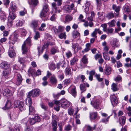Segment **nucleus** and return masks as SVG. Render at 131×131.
Here are the masks:
<instances>
[{
  "instance_id": "nucleus-36",
  "label": "nucleus",
  "mask_w": 131,
  "mask_h": 131,
  "mask_svg": "<svg viewBox=\"0 0 131 131\" xmlns=\"http://www.w3.org/2000/svg\"><path fill=\"white\" fill-rule=\"evenodd\" d=\"M9 50L8 52L9 56L10 57H13L15 56L16 53L14 50Z\"/></svg>"
},
{
  "instance_id": "nucleus-1",
  "label": "nucleus",
  "mask_w": 131,
  "mask_h": 131,
  "mask_svg": "<svg viewBox=\"0 0 131 131\" xmlns=\"http://www.w3.org/2000/svg\"><path fill=\"white\" fill-rule=\"evenodd\" d=\"M31 45V38L28 37L24 42L22 46V50L23 51L22 53H26L28 51L27 46H30Z\"/></svg>"
},
{
  "instance_id": "nucleus-50",
  "label": "nucleus",
  "mask_w": 131,
  "mask_h": 131,
  "mask_svg": "<svg viewBox=\"0 0 131 131\" xmlns=\"http://www.w3.org/2000/svg\"><path fill=\"white\" fill-rule=\"evenodd\" d=\"M38 50L39 54H41L43 52L44 48L41 46H39L38 47Z\"/></svg>"
},
{
  "instance_id": "nucleus-45",
  "label": "nucleus",
  "mask_w": 131,
  "mask_h": 131,
  "mask_svg": "<svg viewBox=\"0 0 131 131\" xmlns=\"http://www.w3.org/2000/svg\"><path fill=\"white\" fill-rule=\"evenodd\" d=\"M115 15L113 13L111 12L108 13L107 15V17L110 19H111L112 18L114 17Z\"/></svg>"
},
{
  "instance_id": "nucleus-42",
  "label": "nucleus",
  "mask_w": 131,
  "mask_h": 131,
  "mask_svg": "<svg viewBox=\"0 0 131 131\" xmlns=\"http://www.w3.org/2000/svg\"><path fill=\"white\" fill-rule=\"evenodd\" d=\"M46 27V24L44 23H42L41 25V26L38 29L39 31H42L44 30L45 28Z\"/></svg>"
},
{
  "instance_id": "nucleus-29",
  "label": "nucleus",
  "mask_w": 131,
  "mask_h": 131,
  "mask_svg": "<svg viewBox=\"0 0 131 131\" xmlns=\"http://www.w3.org/2000/svg\"><path fill=\"white\" fill-rule=\"evenodd\" d=\"M9 17L11 19V20H14L16 17L15 14L13 12H10L9 15Z\"/></svg>"
},
{
  "instance_id": "nucleus-63",
  "label": "nucleus",
  "mask_w": 131,
  "mask_h": 131,
  "mask_svg": "<svg viewBox=\"0 0 131 131\" xmlns=\"http://www.w3.org/2000/svg\"><path fill=\"white\" fill-rule=\"evenodd\" d=\"M124 10L125 12H128L130 11L129 7L127 5H126L125 6Z\"/></svg>"
},
{
  "instance_id": "nucleus-31",
  "label": "nucleus",
  "mask_w": 131,
  "mask_h": 131,
  "mask_svg": "<svg viewBox=\"0 0 131 131\" xmlns=\"http://www.w3.org/2000/svg\"><path fill=\"white\" fill-rule=\"evenodd\" d=\"M26 103L27 105H28V104L29 107L31 106V104L32 103V101L30 97H28L26 99Z\"/></svg>"
},
{
  "instance_id": "nucleus-38",
  "label": "nucleus",
  "mask_w": 131,
  "mask_h": 131,
  "mask_svg": "<svg viewBox=\"0 0 131 131\" xmlns=\"http://www.w3.org/2000/svg\"><path fill=\"white\" fill-rule=\"evenodd\" d=\"M82 60V62L84 64H87L88 62V59L86 55H84L83 56Z\"/></svg>"
},
{
  "instance_id": "nucleus-20",
  "label": "nucleus",
  "mask_w": 131,
  "mask_h": 131,
  "mask_svg": "<svg viewBox=\"0 0 131 131\" xmlns=\"http://www.w3.org/2000/svg\"><path fill=\"white\" fill-rule=\"evenodd\" d=\"M50 81L51 83L52 84H56L57 82L56 77L53 75L51 77Z\"/></svg>"
},
{
  "instance_id": "nucleus-54",
  "label": "nucleus",
  "mask_w": 131,
  "mask_h": 131,
  "mask_svg": "<svg viewBox=\"0 0 131 131\" xmlns=\"http://www.w3.org/2000/svg\"><path fill=\"white\" fill-rule=\"evenodd\" d=\"M96 127V125H94L93 127H91L89 126H87L86 130L88 131H92L95 129Z\"/></svg>"
},
{
  "instance_id": "nucleus-62",
  "label": "nucleus",
  "mask_w": 131,
  "mask_h": 131,
  "mask_svg": "<svg viewBox=\"0 0 131 131\" xmlns=\"http://www.w3.org/2000/svg\"><path fill=\"white\" fill-rule=\"evenodd\" d=\"M109 117H108L106 119H102L101 121L103 123H104L105 124L107 123L109 121Z\"/></svg>"
},
{
  "instance_id": "nucleus-32",
  "label": "nucleus",
  "mask_w": 131,
  "mask_h": 131,
  "mask_svg": "<svg viewBox=\"0 0 131 131\" xmlns=\"http://www.w3.org/2000/svg\"><path fill=\"white\" fill-rule=\"evenodd\" d=\"M20 34L23 36H25L27 33L26 30L23 28H21L20 29Z\"/></svg>"
},
{
  "instance_id": "nucleus-48",
  "label": "nucleus",
  "mask_w": 131,
  "mask_h": 131,
  "mask_svg": "<svg viewBox=\"0 0 131 131\" xmlns=\"http://www.w3.org/2000/svg\"><path fill=\"white\" fill-rule=\"evenodd\" d=\"M95 77H96L97 80L99 82H101L103 80V79L102 78H100V75L99 74H97L96 73L95 75Z\"/></svg>"
},
{
  "instance_id": "nucleus-57",
  "label": "nucleus",
  "mask_w": 131,
  "mask_h": 131,
  "mask_svg": "<svg viewBox=\"0 0 131 131\" xmlns=\"http://www.w3.org/2000/svg\"><path fill=\"white\" fill-rule=\"evenodd\" d=\"M18 61L20 64H23L25 62V60L24 58H20L19 59Z\"/></svg>"
},
{
  "instance_id": "nucleus-12",
  "label": "nucleus",
  "mask_w": 131,
  "mask_h": 131,
  "mask_svg": "<svg viewBox=\"0 0 131 131\" xmlns=\"http://www.w3.org/2000/svg\"><path fill=\"white\" fill-rule=\"evenodd\" d=\"M74 6L73 3H72L70 5H67L65 6L66 10L69 13L71 12L72 10L74 9Z\"/></svg>"
},
{
  "instance_id": "nucleus-55",
  "label": "nucleus",
  "mask_w": 131,
  "mask_h": 131,
  "mask_svg": "<svg viewBox=\"0 0 131 131\" xmlns=\"http://www.w3.org/2000/svg\"><path fill=\"white\" fill-rule=\"evenodd\" d=\"M101 26L103 28V30L104 32H107V26L106 24H103L101 25Z\"/></svg>"
},
{
  "instance_id": "nucleus-26",
  "label": "nucleus",
  "mask_w": 131,
  "mask_h": 131,
  "mask_svg": "<svg viewBox=\"0 0 131 131\" xmlns=\"http://www.w3.org/2000/svg\"><path fill=\"white\" fill-rule=\"evenodd\" d=\"M29 115H33L35 112V110L34 108L32 106L29 107Z\"/></svg>"
},
{
  "instance_id": "nucleus-21",
  "label": "nucleus",
  "mask_w": 131,
  "mask_h": 131,
  "mask_svg": "<svg viewBox=\"0 0 131 131\" xmlns=\"http://www.w3.org/2000/svg\"><path fill=\"white\" fill-rule=\"evenodd\" d=\"M97 116V113L92 112L90 114V117L91 119H93L96 118Z\"/></svg>"
},
{
  "instance_id": "nucleus-6",
  "label": "nucleus",
  "mask_w": 131,
  "mask_h": 131,
  "mask_svg": "<svg viewBox=\"0 0 131 131\" xmlns=\"http://www.w3.org/2000/svg\"><path fill=\"white\" fill-rule=\"evenodd\" d=\"M69 89L70 90L71 94L75 97L77 93L76 87L74 85H72L69 87Z\"/></svg>"
},
{
  "instance_id": "nucleus-4",
  "label": "nucleus",
  "mask_w": 131,
  "mask_h": 131,
  "mask_svg": "<svg viewBox=\"0 0 131 131\" xmlns=\"http://www.w3.org/2000/svg\"><path fill=\"white\" fill-rule=\"evenodd\" d=\"M39 25L38 21L35 20H32L30 24V26L33 29L34 31H35Z\"/></svg>"
},
{
  "instance_id": "nucleus-44",
  "label": "nucleus",
  "mask_w": 131,
  "mask_h": 131,
  "mask_svg": "<svg viewBox=\"0 0 131 131\" xmlns=\"http://www.w3.org/2000/svg\"><path fill=\"white\" fill-rule=\"evenodd\" d=\"M28 122L31 125H33L36 123L33 118H29L28 120Z\"/></svg>"
},
{
  "instance_id": "nucleus-35",
  "label": "nucleus",
  "mask_w": 131,
  "mask_h": 131,
  "mask_svg": "<svg viewBox=\"0 0 131 131\" xmlns=\"http://www.w3.org/2000/svg\"><path fill=\"white\" fill-rule=\"evenodd\" d=\"M126 118L125 116H122L120 121V123L122 125H124L125 122Z\"/></svg>"
},
{
  "instance_id": "nucleus-7",
  "label": "nucleus",
  "mask_w": 131,
  "mask_h": 131,
  "mask_svg": "<svg viewBox=\"0 0 131 131\" xmlns=\"http://www.w3.org/2000/svg\"><path fill=\"white\" fill-rule=\"evenodd\" d=\"M101 102L99 100H96L92 104V102H91V104L93 105V106L96 109H98L99 108V105Z\"/></svg>"
},
{
  "instance_id": "nucleus-30",
  "label": "nucleus",
  "mask_w": 131,
  "mask_h": 131,
  "mask_svg": "<svg viewBox=\"0 0 131 131\" xmlns=\"http://www.w3.org/2000/svg\"><path fill=\"white\" fill-rule=\"evenodd\" d=\"M85 85L84 84H81L80 85V88L81 93L85 91L86 90V88L85 87Z\"/></svg>"
},
{
  "instance_id": "nucleus-64",
  "label": "nucleus",
  "mask_w": 131,
  "mask_h": 131,
  "mask_svg": "<svg viewBox=\"0 0 131 131\" xmlns=\"http://www.w3.org/2000/svg\"><path fill=\"white\" fill-rule=\"evenodd\" d=\"M114 30V29L112 28H108L107 29V33L109 34V33H112Z\"/></svg>"
},
{
  "instance_id": "nucleus-47",
  "label": "nucleus",
  "mask_w": 131,
  "mask_h": 131,
  "mask_svg": "<svg viewBox=\"0 0 131 131\" xmlns=\"http://www.w3.org/2000/svg\"><path fill=\"white\" fill-rule=\"evenodd\" d=\"M64 27L63 26H58L57 29L58 33L63 31L64 29Z\"/></svg>"
},
{
  "instance_id": "nucleus-37",
  "label": "nucleus",
  "mask_w": 131,
  "mask_h": 131,
  "mask_svg": "<svg viewBox=\"0 0 131 131\" xmlns=\"http://www.w3.org/2000/svg\"><path fill=\"white\" fill-rule=\"evenodd\" d=\"M33 118L36 123L40 122L41 120L39 116L37 114L35 115Z\"/></svg>"
},
{
  "instance_id": "nucleus-51",
  "label": "nucleus",
  "mask_w": 131,
  "mask_h": 131,
  "mask_svg": "<svg viewBox=\"0 0 131 131\" xmlns=\"http://www.w3.org/2000/svg\"><path fill=\"white\" fill-rule=\"evenodd\" d=\"M34 32H35V35L34 36V38L35 40H37L40 37L39 34L38 32L36 31V30Z\"/></svg>"
},
{
  "instance_id": "nucleus-2",
  "label": "nucleus",
  "mask_w": 131,
  "mask_h": 131,
  "mask_svg": "<svg viewBox=\"0 0 131 131\" xmlns=\"http://www.w3.org/2000/svg\"><path fill=\"white\" fill-rule=\"evenodd\" d=\"M40 92V91L39 89H33L28 93V96H32L33 97L37 96L39 95Z\"/></svg>"
},
{
  "instance_id": "nucleus-61",
  "label": "nucleus",
  "mask_w": 131,
  "mask_h": 131,
  "mask_svg": "<svg viewBox=\"0 0 131 131\" xmlns=\"http://www.w3.org/2000/svg\"><path fill=\"white\" fill-rule=\"evenodd\" d=\"M18 38L17 35H14V36L12 37V40L13 41V42H15L17 39Z\"/></svg>"
},
{
  "instance_id": "nucleus-11",
  "label": "nucleus",
  "mask_w": 131,
  "mask_h": 131,
  "mask_svg": "<svg viewBox=\"0 0 131 131\" xmlns=\"http://www.w3.org/2000/svg\"><path fill=\"white\" fill-rule=\"evenodd\" d=\"M1 67L2 68H4L5 69L10 68L9 64L8 62L5 61L1 63Z\"/></svg>"
},
{
  "instance_id": "nucleus-52",
  "label": "nucleus",
  "mask_w": 131,
  "mask_h": 131,
  "mask_svg": "<svg viewBox=\"0 0 131 131\" xmlns=\"http://www.w3.org/2000/svg\"><path fill=\"white\" fill-rule=\"evenodd\" d=\"M49 68L50 70H54L56 68L55 64L53 63L51 64L49 66Z\"/></svg>"
},
{
  "instance_id": "nucleus-34",
  "label": "nucleus",
  "mask_w": 131,
  "mask_h": 131,
  "mask_svg": "<svg viewBox=\"0 0 131 131\" xmlns=\"http://www.w3.org/2000/svg\"><path fill=\"white\" fill-rule=\"evenodd\" d=\"M115 23L116 21L113 20L108 22L107 24L110 27H112L115 26Z\"/></svg>"
},
{
  "instance_id": "nucleus-23",
  "label": "nucleus",
  "mask_w": 131,
  "mask_h": 131,
  "mask_svg": "<svg viewBox=\"0 0 131 131\" xmlns=\"http://www.w3.org/2000/svg\"><path fill=\"white\" fill-rule=\"evenodd\" d=\"M1 11L0 18L1 20L4 21L6 18V16L4 12L3 11Z\"/></svg>"
},
{
  "instance_id": "nucleus-49",
  "label": "nucleus",
  "mask_w": 131,
  "mask_h": 131,
  "mask_svg": "<svg viewBox=\"0 0 131 131\" xmlns=\"http://www.w3.org/2000/svg\"><path fill=\"white\" fill-rule=\"evenodd\" d=\"M52 6L54 8L55 10V12L56 13H59L60 11L59 10H57V8L56 7V3L54 2L52 4Z\"/></svg>"
},
{
  "instance_id": "nucleus-43",
  "label": "nucleus",
  "mask_w": 131,
  "mask_h": 131,
  "mask_svg": "<svg viewBox=\"0 0 131 131\" xmlns=\"http://www.w3.org/2000/svg\"><path fill=\"white\" fill-rule=\"evenodd\" d=\"M65 74L66 75H71V69L69 68H66L65 70Z\"/></svg>"
},
{
  "instance_id": "nucleus-24",
  "label": "nucleus",
  "mask_w": 131,
  "mask_h": 131,
  "mask_svg": "<svg viewBox=\"0 0 131 131\" xmlns=\"http://www.w3.org/2000/svg\"><path fill=\"white\" fill-rule=\"evenodd\" d=\"M111 89L113 92H115L118 91L119 88L117 87L116 84L113 83L111 85Z\"/></svg>"
},
{
  "instance_id": "nucleus-18",
  "label": "nucleus",
  "mask_w": 131,
  "mask_h": 131,
  "mask_svg": "<svg viewBox=\"0 0 131 131\" xmlns=\"http://www.w3.org/2000/svg\"><path fill=\"white\" fill-rule=\"evenodd\" d=\"M24 23V21L23 20H18L16 21V25L18 27L22 26Z\"/></svg>"
},
{
  "instance_id": "nucleus-9",
  "label": "nucleus",
  "mask_w": 131,
  "mask_h": 131,
  "mask_svg": "<svg viewBox=\"0 0 131 131\" xmlns=\"http://www.w3.org/2000/svg\"><path fill=\"white\" fill-rule=\"evenodd\" d=\"M13 93L8 89H5L3 93V95L6 96H11Z\"/></svg>"
},
{
  "instance_id": "nucleus-27",
  "label": "nucleus",
  "mask_w": 131,
  "mask_h": 131,
  "mask_svg": "<svg viewBox=\"0 0 131 131\" xmlns=\"http://www.w3.org/2000/svg\"><path fill=\"white\" fill-rule=\"evenodd\" d=\"M118 42V40L116 38L114 39L111 44L113 47H117L118 46V45H117Z\"/></svg>"
},
{
  "instance_id": "nucleus-8",
  "label": "nucleus",
  "mask_w": 131,
  "mask_h": 131,
  "mask_svg": "<svg viewBox=\"0 0 131 131\" xmlns=\"http://www.w3.org/2000/svg\"><path fill=\"white\" fill-rule=\"evenodd\" d=\"M56 116H54L53 117V121L52 123V127L53 131H57V122L55 119L54 118L56 117Z\"/></svg>"
},
{
  "instance_id": "nucleus-39",
  "label": "nucleus",
  "mask_w": 131,
  "mask_h": 131,
  "mask_svg": "<svg viewBox=\"0 0 131 131\" xmlns=\"http://www.w3.org/2000/svg\"><path fill=\"white\" fill-rule=\"evenodd\" d=\"M58 37L61 39L63 38L64 39H65L66 37V35L65 32L62 33H61L58 35Z\"/></svg>"
},
{
  "instance_id": "nucleus-28",
  "label": "nucleus",
  "mask_w": 131,
  "mask_h": 131,
  "mask_svg": "<svg viewBox=\"0 0 131 131\" xmlns=\"http://www.w3.org/2000/svg\"><path fill=\"white\" fill-rule=\"evenodd\" d=\"M10 5V9L12 12H14L16 10L17 7L16 4L11 3Z\"/></svg>"
},
{
  "instance_id": "nucleus-3",
  "label": "nucleus",
  "mask_w": 131,
  "mask_h": 131,
  "mask_svg": "<svg viewBox=\"0 0 131 131\" xmlns=\"http://www.w3.org/2000/svg\"><path fill=\"white\" fill-rule=\"evenodd\" d=\"M60 103L61 107L67 108L70 105V102L65 99H62L60 100Z\"/></svg>"
},
{
  "instance_id": "nucleus-14",
  "label": "nucleus",
  "mask_w": 131,
  "mask_h": 131,
  "mask_svg": "<svg viewBox=\"0 0 131 131\" xmlns=\"http://www.w3.org/2000/svg\"><path fill=\"white\" fill-rule=\"evenodd\" d=\"M12 106L11 102L9 101H7L5 104V106L3 107L4 110L8 109L11 107Z\"/></svg>"
},
{
  "instance_id": "nucleus-59",
  "label": "nucleus",
  "mask_w": 131,
  "mask_h": 131,
  "mask_svg": "<svg viewBox=\"0 0 131 131\" xmlns=\"http://www.w3.org/2000/svg\"><path fill=\"white\" fill-rule=\"evenodd\" d=\"M127 113L128 115L129 116H131V107L129 106L127 108Z\"/></svg>"
},
{
  "instance_id": "nucleus-10",
  "label": "nucleus",
  "mask_w": 131,
  "mask_h": 131,
  "mask_svg": "<svg viewBox=\"0 0 131 131\" xmlns=\"http://www.w3.org/2000/svg\"><path fill=\"white\" fill-rule=\"evenodd\" d=\"M22 80L23 79L21 75L19 73H17L16 84L17 85H20L21 83Z\"/></svg>"
},
{
  "instance_id": "nucleus-16",
  "label": "nucleus",
  "mask_w": 131,
  "mask_h": 131,
  "mask_svg": "<svg viewBox=\"0 0 131 131\" xmlns=\"http://www.w3.org/2000/svg\"><path fill=\"white\" fill-rule=\"evenodd\" d=\"M18 105V107L19 110L21 111L24 110L25 109V107L24 106V103L23 102H19Z\"/></svg>"
},
{
  "instance_id": "nucleus-58",
  "label": "nucleus",
  "mask_w": 131,
  "mask_h": 131,
  "mask_svg": "<svg viewBox=\"0 0 131 131\" xmlns=\"http://www.w3.org/2000/svg\"><path fill=\"white\" fill-rule=\"evenodd\" d=\"M78 44L77 43H73L72 45V47L74 51H75L76 48H78Z\"/></svg>"
},
{
  "instance_id": "nucleus-19",
  "label": "nucleus",
  "mask_w": 131,
  "mask_h": 131,
  "mask_svg": "<svg viewBox=\"0 0 131 131\" xmlns=\"http://www.w3.org/2000/svg\"><path fill=\"white\" fill-rule=\"evenodd\" d=\"M111 69L110 67H105V73L107 75H109L111 72Z\"/></svg>"
},
{
  "instance_id": "nucleus-40",
  "label": "nucleus",
  "mask_w": 131,
  "mask_h": 131,
  "mask_svg": "<svg viewBox=\"0 0 131 131\" xmlns=\"http://www.w3.org/2000/svg\"><path fill=\"white\" fill-rule=\"evenodd\" d=\"M42 10L48 12L49 10L48 5L46 4H44L43 6V9Z\"/></svg>"
},
{
  "instance_id": "nucleus-22",
  "label": "nucleus",
  "mask_w": 131,
  "mask_h": 131,
  "mask_svg": "<svg viewBox=\"0 0 131 131\" xmlns=\"http://www.w3.org/2000/svg\"><path fill=\"white\" fill-rule=\"evenodd\" d=\"M73 18L71 15H67L65 17V22H69L73 19Z\"/></svg>"
},
{
  "instance_id": "nucleus-33",
  "label": "nucleus",
  "mask_w": 131,
  "mask_h": 131,
  "mask_svg": "<svg viewBox=\"0 0 131 131\" xmlns=\"http://www.w3.org/2000/svg\"><path fill=\"white\" fill-rule=\"evenodd\" d=\"M95 14L93 12H91V16L88 17L87 18L88 20L89 21H93V18L95 16Z\"/></svg>"
},
{
  "instance_id": "nucleus-13",
  "label": "nucleus",
  "mask_w": 131,
  "mask_h": 131,
  "mask_svg": "<svg viewBox=\"0 0 131 131\" xmlns=\"http://www.w3.org/2000/svg\"><path fill=\"white\" fill-rule=\"evenodd\" d=\"M91 44L90 43H87L85 45V48L82 51L83 53L88 52L90 49Z\"/></svg>"
},
{
  "instance_id": "nucleus-56",
  "label": "nucleus",
  "mask_w": 131,
  "mask_h": 131,
  "mask_svg": "<svg viewBox=\"0 0 131 131\" xmlns=\"http://www.w3.org/2000/svg\"><path fill=\"white\" fill-rule=\"evenodd\" d=\"M66 55L68 58L71 57L72 55L71 52L70 51H68L66 53Z\"/></svg>"
},
{
  "instance_id": "nucleus-41",
  "label": "nucleus",
  "mask_w": 131,
  "mask_h": 131,
  "mask_svg": "<svg viewBox=\"0 0 131 131\" xmlns=\"http://www.w3.org/2000/svg\"><path fill=\"white\" fill-rule=\"evenodd\" d=\"M112 8L113 9L115 10L116 12H118L119 11L120 9L119 7H116V6L114 4L113 5Z\"/></svg>"
},
{
  "instance_id": "nucleus-25",
  "label": "nucleus",
  "mask_w": 131,
  "mask_h": 131,
  "mask_svg": "<svg viewBox=\"0 0 131 131\" xmlns=\"http://www.w3.org/2000/svg\"><path fill=\"white\" fill-rule=\"evenodd\" d=\"M72 36L74 38H75L79 36L80 37V34L78 31L74 30L73 31Z\"/></svg>"
},
{
  "instance_id": "nucleus-5",
  "label": "nucleus",
  "mask_w": 131,
  "mask_h": 131,
  "mask_svg": "<svg viewBox=\"0 0 131 131\" xmlns=\"http://www.w3.org/2000/svg\"><path fill=\"white\" fill-rule=\"evenodd\" d=\"M110 99L112 104L113 106H115L118 103V100L115 94L110 96Z\"/></svg>"
},
{
  "instance_id": "nucleus-15",
  "label": "nucleus",
  "mask_w": 131,
  "mask_h": 131,
  "mask_svg": "<svg viewBox=\"0 0 131 131\" xmlns=\"http://www.w3.org/2000/svg\"><path fill=\"white\" fill-rule=\"evenodd\" d=\"M78 61V59L77 57H75L72 58L70 61V65L71 66H73L76 64Z\"/></svg>"
},
{
  "instance_id": "nucleus-60",
  "label": "nucleus",
  "mask_w": 131,
  "mask_h": 131,
  "mask_svg": "<svg viewBox=\"0 0 131 131\" xmlns=\"http://www.w3.org/2000/svg\"><path fill=\"white\" fill-rule=\"evenodd\" d=\"M97 34V32H96L95 29L93 32L91 34V36L92 37L96 38L97 37V36H96Z\"/></svg>"
},
{
  "instance_id": "nucleus-17",
  "label": "nucleus",
  "mask_w": 131,
  "mask_h": 131,
  "mask_svg": "<svg viewBox=\"0 0 131 131\" xmlns=\"http://www.w3.org/2000/svg\"><path fill=\"white\" fill-rule=\"evenodd\" d=\"M11 72L10 68H8L7 69H5L3 73V76L6 77L8 76Z\"/></svg>"
},
{
  "instance_id": "nucleus-46",
  "label": "nucleus",
  "mask_w": 131,
  "mask_h": 131,
  "mask_svg": "<svg viewBox=\"0 0 131 131\" xmlns=\"http://www.w3.org/2000/svg\"><path fill=\"white\" fill-rule=\"evenodd\" d=\"M48 12L42 10L40 13V15L42 17H45L47 15Z\"/></svg>"
},
{
  "instance_id": "nucleus-53",
  "label": "nucleus",
  "mask_w": 131,
  "mask_h": 131,
  "mask_svg": "<svg viewBox=\"0 0 131 131\" xmlns=\"http://www.w3.org/2000/svg\"><path fill=\"white\" fill-rule=\"evenodd\" d=\"M13 24L12 20L8 18V22L7 23V25L9 28L11 27Z\"/></svg>"
}]
</instances>
